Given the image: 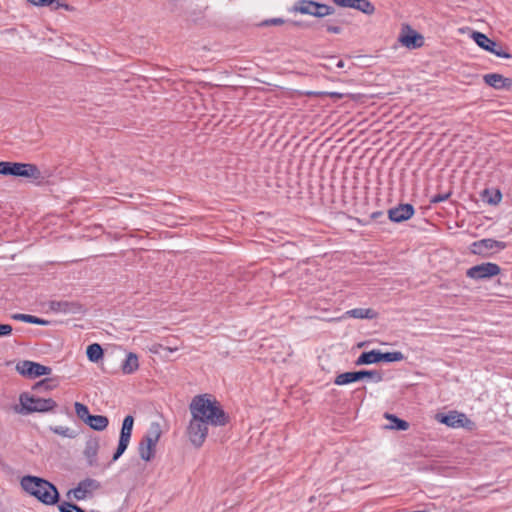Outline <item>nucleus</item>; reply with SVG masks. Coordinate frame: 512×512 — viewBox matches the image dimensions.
Listing matches in <instances>:
<instances>
[{
	"label": "nucleus",
	"instance_id": "6",
	"mask_svg": "<svg viewBox=\"0 0 512 512\" xmlns=\"http://www.w3.org/2000/svg\"><path fill=\"white\" fill-rule=\"evenodd\" d=\"M209 425V421H206L195 414H191V420L187 427V435L194 447L200 448L203 445L208 435Z\"/></svg>",
	"mask_w": 512,
	"mask_h": 512
},
{
	"label": "nucleus",
	"instance_id": "35",
	"mask_svg": "<svg viewBox=\"0 0 512 512\" xmlns=\"http://www.w3.org/2000/svg\"><path fill=\"white\" fill-rule=\"evenodd\" d=\"M130 439L126 437H119V442L116 451L113 454L112 462L117 461L125 452L129 445Z\"/></svg>",
	"mask_w": 512,
	"mask_h": 512
},
{
	"label": "nucleus",
	"instance_id": "34",
	"mask_svg": "<svg viewBox=\"0 0 512 512\" xmlns=\"http://www.w3.org/2000/svg\"><path fill=\"white\" fill-rule=\"evenodd\" d=\"M130 439L126 437H119V442L116 451L113 454L112 462L117 461L125 452L129 445Z\"/></svg>",
	"mask_w": 512,
	"mask_h": 512
},
{
	"label": "nucleus",
	"instance_id": "43",
	"mask_svg": "<svg viewBox=\"0 0 512 512\" xmlns=\"http://www.w3.org/2000/svg\"><path fill=\"white\" fill-rule=\"evenodd\" d=\"M13 328L9 324L0 323V337L9 336L12 334Z\"/></svg>",
	"mask_w": 512,
	"mask_h": 512
},
{
	"label": "nucleus",
	"instance_id": "13",
	"mask_svg": "<svg viewBox=\"0 0 512 512\" xmlns=\"http://www.w3.org/2000/svg\"><path fill=\"white\" fill-rule=\"evenodd\" d=\"M398 41L407 49H418L424 45V37L408 24L402 26Z\"/></svg>",
	"mask_w": 512,
	"mask_h": 512
},
{
	"label": "nucleus",
	"instance_id": "11",
	"mask_svg": "<svg viewBox=\"0 0 512 512\" xmlns=\"http://www.w3.org/2000/svg\"><path fill=\"white\" fill-rule=\"evenodd\" d=\"M437 420L452 428L471 429L474 423L464 414L458 411H450L447 414H438Z\"/></svg>",
	"mask_w": 512,
	"mask_h": 512
},
{
	"label": "nucleus",
	"instance_id": "9",
	"mask_svg": "<svg viewBox=\"0 0 512 512\" xmlns=\"http://www.w3.org/2000/svg\"><path fill=\"white\" fill-rule=\"evenodd\" d=\"M471 38L475 41V43L480 48L484 49L485 51H488V52L496 55L497 57L506 58V59L511 58L510 53H508L507 51H504L502 49L501 45H499L494 40L490 39L484 33L479 32V31H473L471 34Z\"/></svg>",
	"mask_w": 512,
	"mask_h": 512
},
{
	"label": "nucleus",
	"instance_id": "12",
	"mask_svg": "<svg viewBox=\"0 0 512 512\" xmlns=\"http://www.w3.org/2000/svg\"><path fill=\"white\" fill-rule=\"evenodd\" d=\"M16 370L28 378H37L43 375H49L52 369L37 362L24 360L16 365Z\"/></svg>",
	"mask_w": 512,
	"mask_h": 512
},
{
	"label": "nucleus",
	"instance_id": "7",
	"mask_svg": "<svg viewBox=\"0 0 512 512\" xmlns=\"http://www.w3.org/2000/svg\"><path fill=\"white\" fill-rule=\"evenodd\" d=\"M364 378H371L375 382H380L383 380V374L378 370H359L345 372L337 375L334 383L341 386L363 380Z\"/></svg>",
	"mask_w": 512,
	"mask_h": 512
},
{
	"label": "nucleus",
	"instance_id": "27",
	"mask_svg": "<svg viewBox=\"0 0 512 512\" xmlns=\"http://www.w3.org/2000/svg\"><path fill=\"white\" fill-rule=\"evenodd\" d=\"M347 315L356 319H373L377 316V313L370 308H355L347 311Z\"/></svg>",
	"mask_w": 512,
	"mask_h": 512
},
{
	"label": "nucleus",
	"instance_id": "29",
	"mask_svg": "<svg viewBox=\"0 0 512 512\" xmlns=\"http://www.w3.org/2000/svg\"><path fill=\"white\" fill-rule=\"evenodd\" d=\"M162 435L161 425L158 422H152L147 430V433L142 437L148 441L158 443Z\"/></svg>",
	"mask_w": 512,
	"mask_h": 512
},
{
	"label": "nucleus",
	"instance_id": "39",
	"mask_svg": "<svg viewBox=\"0 0 512 512\" xmlns=\"http://www.w3.org/2000/svg\"><path fill=\"white\" fill-rule=\"evenodd\" d=\"M25 319H26V323H30V324H36V325H42V326H46L49 324V321L39 318L34 315L27 314V318H25Z\"/></svg>",
	"mask_w": 512,
	"mask_h": 512
},
{
	"label": "nucleus",
	"instance_id": "40",
	"mask_svg": "<svg viewBox=\"0 0 512 512\" xmlns=\"http://www.w3.org/2000/svg\"><path fill=\"white\" fill-rule=\"evenodd\" d=\"M285 23V20L282 19V18H271V19H266L264 21H262L259 26H279V25H282Z\"/></svg>",
	"mask_w": 512,
	"mask_h": 512
},
{
	"label": "nucleus",
	"instance_id": "24",
	"mask_svg": "<svg viewBox=\"0 0 512 512\" xmlns=\"http://www.w3.org/2000/svg\"><path fill=\"white\" fill-rule=\"evenodd\" d=\"M86 424L96 431H102L108 426L109 420L103 415H91Z\"/></svg>",
	"mask_w": 512,
	"mask_h": 512
},
{
	"label": "nucleus",
	"instance_id": "46",
	"mask_svg": "<svg viewBox=\"0 0 512 512\" xmlns=\"http://www.w3.org/2000/svg\"><path fill=\"white\" fill-rule=\"evenodd\" d=\"M325 94L333 99H341L343 97V94L338 93V92H329V93H325Z\"/></svg>",
	"mask_w": 512,
	"mask_h": 512
},
{
	"label": "nucleus",
	"instance_id": "26",
	"mask_svg": "<svg viewBox=\"0 0 512 512\" xmlns=\"http://www.w3.org/2000/svg\"><path fill=\"white\" fill-rule=\"evenodd\" d=\"M481 198L484 202L490 205H497L502 199V193L499 189L491 191L489 189H484L481 193Z\"/></svg>",
	"mask_w": 512,
	"mask_h": 512
},
{
	"label": "nucleus",
	"instance_id": "18",
	"mask_svg": "<svg viewBox=\"0 0 512 512\" xmlns=\"http://www.w3.org/2000/svg\"><path fill=\"white\" fill-rule=\"evenodd\" d=\"M483 80L487 85L495 89H512V79L504 77L503 75L498 73L486 74L484 75Z\"/></svg>",
	"mask_w": 512,
	"mask_h": 512
},
{
	"label": "nucleus",
	"instance_id": "17",
	"mask_svg": "<svg viewBox=\"0 0 512 512\" xmlns=\"http://www.w3.org/2000/svg\"><path fill=\"white\" fill-rule=\"evenodd\" d=\"M49 307L56 313L82 314L84 312L83 305L76 301H51Z\"/></svg>",
	"mask_w": 512,
	"mask_h": 512
},
{
	"label": "nucleus",
	"instance_id": "37",
	"mask_svg": "<svg viewBox=\"0 0 512 512\" xmlns=\"http://www.w3.org/2000/svg\"><path fill=\"white\" fill-rule=\"evenodd\" d=\"M58 509L60 512H86L84 509H82L77 504H74L72 502H62Z\"/></svg>",
	"mask_w": 512,
	"mask_h": 512
},
{
	"label": "nucleus",
	"instance_id": "36",
	"mask_svg": "<svg viewBox=\"0 0 512 512\" xmlns=\"http://www.w3.org/2000/svg\"><path fill=\"white\" fill-rule=\"evenodd\" d=\"M50 430L57 435L67 438H74L76 436V433L73 430L65 426L50 427Z\"/></svg>",
	"mask_w": 512,
	"mask_h": 512
},
{
	"label": "nucleus",
	"instance_id": "22",
	"mask_svg": "<svg viewBox=\"0 0 512 512\" xmlns=\"http://www.w3.org/2000/svg\"><path fill=\"white\" fill-rule=\"evenodd\" d=\"M99 449V441L98 439H90L86 442L84 455L86 456L88 460V464L90 466H93L97 462V453Z\"/></svg>",
	"mask_w": 512,
	"mask_h": 512
},
{
	"label": "nucleus",
	"instance_id": "38",
	"mask_svg": "<svg viewBox=\"0 0 512 512\" xmlns=\"http://www.w3.org/2000/svg\"><path fill=\"white\" fill-rule=\"evenodd\" d=\"M13 165H14V162L0 161V174L4 175V176H12L13 175Z\"/></svg>",
	"mask_w": 512,
	"mask_h": 512
},
{
	"label": "nucleus",
	"instance_id": "4",
	"mask_svg": "<svg viewBox=\"0 0 512 512\" xmlns=\"http://www.w3.org/2000/svg\"><path fill=\"white\" fill-rule=\"evenodd\" d=\"M292 12H298L305 15H311L317 18H323L335 13L333 6L319 3L313 0H300L291 8Z\"/></svg>",
	"mask_w": 512,
	"mask_h": 512
},
{
	"label": "nucleus",
	"instance_id": "41",
	"mask_svg": "<svg viewBox=\"0 0 512 512\" xmlns=\"http://www.w3.org/2000/svg\"><path fill=\"white\" fill-rule=\"evenodd\" d=\"M450 196H451V192L436 194V195H434V196L430 199V203H432V204H437V203H440V202L446 201Z\"/></svg>",
	"mask_w": 512,
	"mask_h": 512
},
{
	"label": "nucleus",
	"instance_id": "5",
	"mask_svg": "<svg viewBox=\"0 0 512 512\" xmlns=\"http://www.w3.org/2000/svg\"><path fill=\"white\" fill-rule=\"evenodd\" d=\"M405 359V356L400 351L381 352L380 350L366 351L360 354L355 361L357 366L369 365L379 362H397Z\"/></svg>",
	"mask_w": 512,
	"mask_h": 512
},
{
	"label": "nucleus",
	"instance_id": "28",
	"mask_svg": "<svg viewBox=\"0 0 512 512\" xmlns=\"http://www.w3.org/2000/svg\"><path fill=\"white\" fill-rule=\"evenodd\" d=\"M385 418L390 421L388 428L405 431L409 428V423L403 419L398 418L396 415L385 413Z\"/></svg>",
	"mask_w": 512,
	"mask_h": 512
},
{
	"label": "nucleus",
	"instance_id": "19",
	"mask_svg": "<svg viewBox=\"0 0 512 512\" xmlns=\"http://www.w3.org/2000/svg\"><path fill=\"white\" fill-rule=\"evenodd\" d=\"M156 446L157 443L142 438L139 443L140 458L146 462L151 461L155 457Z\"/></svg>",
	"mask_w": 512,
	"mask_h": 512
},
{
	"label": "nucleus",
	"instance_id": "1",
	"mask_svg": "<svg viewBox=\"0 0 512 512\" xmlns=\"http://www.w3.org/2000/svg\"><path fill=\"white\" fill-rule=\"evenodd\" d=\"M191 414H195L210 422L212 426H225L229 423L230 417L223 410L220 403L210 394L195 396L189 404Z\"/></svg>",
	"mask_w": 512,
	"mask_h": 512
},
{
	"label": "nucleus",
	"instance_id": "21",
	"mask_svg": "<svg viewBox=\"0 0 512 512\" xmlns=\"http://www.w3.org/2000/svg\"><path fill=\"white\" fill-rule=\"evenodd\" d=\"M347 24H349V21L346 19V17L339 15L338 18L334 20H327L321 23L320 26L325 28L329 33L340 34L342 32L341 25Z\"/></svg>",
	"mask_w": 512,
	"mask_h": 512
},
{
	"label": "nucleus",
	"instance_id": "44",
	"mask_svg": "<svg viewBox=\"0 0 512 512\" xmlns=\"http://www.w3.org/2000/svg\"><path fill=\"white\" fill-rule=\"evenodd\" d=\"M384 218V213L382 211H376L371 213L370 219L374 221H378L379 223H382L383 221L381 219Z\"/></svg>",
	"mask_w": 512,
	"mask_h": 512
},
{
	"label": "nucleus",
	"instance_id": "16",
	"mask_svg": "<svg viewBox=\"0 0 512 512\" xmlns=\"http://www.w3.org/2000/svg\"><path fill=\"white\" fill-rule=\"evenodd\" d=\"M414 213L415 209L412 204H399L388 210V218L392 222L401 223L412 218Z\"/></svg>",
	"mask_w": 512,
	"mask_h": 512
},
{
	"label": "nucleus",
	"instance_id": "33",
	"mask_svg": "<svg viewBox=\"0 0 512 512\" xmlns=\"http://www.w3.org/2000/svg\"><path fill=\"white\" fill-rule=\"evenodd\" d=\"M74 408H75L77 417L79 419H81L86 424L88 422L89 418L91 417L88 407L80 402H75Z\"/></svg>",
	"mask_w": 512,
	"mask_h": 512
},
{
	"label": "nucleus",
	"instance_id": "48",
	"mask_svg": "<svg viewBox=\"0 0 512 512\" xmlns=\"http://www.w3.org/2000/svg\"><path fill=\"white\" fill-rule=\"evenodd\" d=\"M294 25L299 26L300 22H293Z\"/></svg>",
	"mask_w": 512,
	"mask_h": 512
},
{
	"label": "nucleus",
	"instance_id": "15",
	"mask_svg": "<svg viewBox=\"0 0 512 512\" xmlns=\"http://www.w3.org/2000/svg\"><path fill=\"white\" fill-rule=\"evenodd\" d=\"M14 177L30 178L34 180L42 179V173L37 165L32 163L14 162L13 175Z\"/></svg>",
	"mask_w": 512,
	"mask_h": 512
},
{
	"label": "nucleus",
	"instance_id": "20",
	"mask_svg": "<svg viewBox=\"0 0 512 512\" xmlns=\"http://www.w3.org/2000/svg\"><path fill=\"white\" fill-rule=\"evenodd\" d=\"M31 4L38 7H52V9H65L66 11H75V8L63 0H28Z\"/></svg>",
	"mask_w": 512,
	"mask_h": 512
},
{
	"label": "nucleus",
	"instance_id": "14",
	"mask_svg": "<svg viewBox=\"0 0 512 512\" xmlns=\"http://www.w3.org/2000/svg\"><path fill=\"white\" fill-rule=\"evenodd\" d=\"M506 248V243L502 241H497L491 238L481 239L473 242L470 245V252L474 255H479L482 257H487L489 254L488 250H503Z\"/></svg>",
	"mask_w": 512,
	"mask_h": 512
},
{
	"label": "nucleus",
	"instance_id": "3",
	"mask_svg": "<svg viewBox=\"0 0 512 512\" xmlns=\"http://www.w3.org/2000/svg\"><path fill=\"white\" fill-rule=\"evenodd\" d=\"M19 403L20 408L16 407V411L22 415L51 412L57 407L56 401L52 398H41L28 392L20 394Z\"/></svg>",
	"mask_w": 512,
	"mask_h": 512
},
{
	"label": "nucleus",
	"instance_id": "2",
	"mask_svg": "<svg viewBox=\"0 0 512 512\" xmlns=\"http://www.w3.org/2000/svg\"><path fill=\"white\" fill-rule=\"evenodd\" d=\"M21 487L45 505L58 503L60 495L54 484L37 476H24Z\"/></svg>",
	"mask_w": 512,
	"mask_h": 512
},
{
	"label": "nucleus",
	"instance_id": "8",
	"mask_svg": "<svg viewBox=\"0 0 512 512\" xmlns=\"http://www.w3.org/2000/svg\"><path fill=\"white\" fill-rule=\"evenodd\" d=\"M501 273L498 264L492 262L481 263L470 267L466 271V276L470 279L480 281L491 279Z\"/></svg>",
	"mask_w": 512,
	"mask_h": 512
},
{
	"label": "nucleus",
	"instance_id": "42",
	"mask_svg": "<svg viewBox=\"0 0 512 512\" xmlns=\"http://www.w3.org/2000/svg\"><path fill=\"white\" fill-rule=\"evenodd\" d=\"M337 6L343 8H353L356 0H332Z\"/></svg>",
	"mask_w": 512,
	"mask_h": 512
},
{
	"label": "nucleus",
	"instance_id": "23",
	"mask_svg": "<svg viewBox=\"0 0 512 512\" xmlns=\"http://www.w3.org/2000/svg\"><path fill=\"white\" fill-rule=\"evenodd\" d=\"M139 368L138 357L135 353H128L126 359L121 365L122 372L124 374H132Z\"/></svg>",
	"mask_w": 512,
	"mask_h": 512
},
{
	"label": "nucleus",
	"instance_id": "30",
	"mask_svg": "<svg viewBox=\"0 0 512 512\" xmlns=\"http://www.w3.org/2000/svg\"><path fill=\"white\" fill-rule=\"evenodd\" d=\"M58 386V380L56 378H45L33 385L34 391H49L53 390Z\"/></svg>",
	"mask_w": 512,
	"mask_h": 512
},
{
	"label": "nucleus",
	"instance_id": "31",
	"mask_svg": "<svg viewBox=\"0 0 512 512\" xmlns=\"http://www.w3.org/2000/svg\"><path fill=\"white\" fill-rule=\"evenodd\" d=\"M133 425H134L133 416L127 415L122 422L120 437H126V438L130 439L131 435H132Z\"/></svg>",
	"mask_w": 512,
	"mask_h": 512
},
{
	"label": "nucleus",
	"instance_id": "47",
	"mask_svg": "<svg viewBox=\"0 0 512 512\" xmlns=\"http://www.w3.org/2000/svg\"><path fill=\"white\" fill-rule=\"evenodd\" d=\"M344 66H345V63H344V61H343V60H338V61H337V63H336V68H338V69H342V68H344Z\"/></svg>",
	"mask_w": 512,
	"mask_h": 512
},
{
	"label": "nucleus",
	"instance_id": "10",
	"mask_svg": "<svg viewBox=\"0 0 512 512\" xmlns=\"http://www.w3.org/2000/svg\"><path fill=\"white\" fill-rule=\"evenodd\" d=\"M101 484L99 481L86 478L78 483V485L67 492V497L71 498L73 496L74 499L80 501L84 500L87 497H90L93 491L100 489Z\"/></svg>",
	"mask_w": 512,
	"mask_h": 512
},
{
	"label": "nucleus",
	"instance_id": "25",
	"mask_svg": "<svg viewBox=\"0 0 512 512\" xmlns=\"http://www.w3.org/2000/svg\"><path fill=\"white\" fill-rule=\"evenodd\" d=\"M86 354L89 361L96 363L103 358L104 350L100 344L93 343L87 347Z\"/></svg>",
	"mask_w": 512,
	"mask_h": 512
},
{
	"label": "nucleus",
	"instance_id": "45",
	"mask_svg": "<svg viewBox=\"0 0 512 512\" xmlns=\"http://www.w3.org/2000/svg\"><path fill=\"white\" fill-rule=\"evenodd\" d=\"M14 320H19L22 322H26L27 314L17 313L12 316Z\"/></svg>",
	"mask_w": 512,
	"mask_h": 512
},
{
	"label": "nucleus",
	"instance_id": "32",
	"mask_svg": "<svg viewBox=\"0 0 512 512\" xmlns=\"http://www.w3.org/2000/svg\"><path fill=\"white\" fill-rule=\"evenodd\" d=\"M353 9L359 10L366 15H372L375 12V6L369 0H356Z\"/></svg>",
	"mask_w": 512,
	"mask_h": 512
}]
</instances>
